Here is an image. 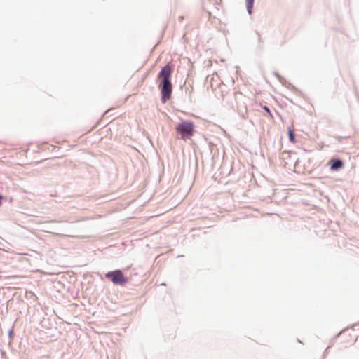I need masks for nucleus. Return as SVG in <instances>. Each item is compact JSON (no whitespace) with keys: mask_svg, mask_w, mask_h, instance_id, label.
I'll use <instances>...</instances> for the list:
<instances>
[{"mask_svg":"<svg viewBox=\"0 0 359 359\" xmlns=\"http://www.w3.org/2000/svg\"><path fill=\"white\" fill-rule=\"evenodd\" d=\"M172 72L173 66L169 63L163 67L158 74V79L161 81L159 87L161 88L163 103H165L171 96L172 85L170 81V77Z\"/></svg>","mask_w":359,"mask_h":359,"instance_id":"1","label":"nucleus"},{"mask_svg":"<svg viewBox=\"0 0 359 359\" xmlns=\"http://www.w3.org/2000/svg\"><path fill=\"white\" fill-rule=\"evenodd\" d=\"M176 130L182 139L186 140L194 135V125L192 122L182 121L177 126Z\"/></svg>","mask_w":359,"mask_h":359,"instance_id":"2","label":"nucleus"},{"mask_svg":"<svg viewBox=\"0 0 359 359\" xmlns=\"http://www.w3.org/2000/svg\"><path fill=\"white\" fill-rule=\"evenodd\" d=\"M105 276L116 285H123L128 281L127 278L120 270L108 272Z\"/></svg>","mask_w":359,"mask_h":359,"instance_id":"3","label":"nucleus"},{"mask_svg":"<svg viewBox=\"0 0 359 359\" xmlns=\"http://www.w3.org/2000/svg\"><path fill=\"white\" fill-rule=\"evenodd\" d=\"M330 168L333 170H337L343 167V162L338 159H332L330 161Z\"/></svg>","mask_w":359,"mask_h":359,"instance_id":"4","label":"nucleus"},{"mask_svg":"<svg viewBox=\"0 0 359 359\" xmlns=\"http://www.w3.org/2000/svg\"><path fill=\"white\" fill-rule=\"evenodd\" d=\"M254 0H246V6L249 14H251Z\"/></svg>","mask_w":359,"mask_h":359,"instance_id":"5","label":"nucleus"},{"mask_svg":"<svg viewBox=\"0 0 359 359\" xmlns=\"http://www.w3.org/2000/svg\"><path fill=\"white\" fill-rule=\"evenodd\" d=\"M288 134H289L290 141L291 142H292V143H294L295 142V138H294V134L293 130L289 128L288 129Z\"/></svg>","mask_w":359,"mask_h":359,"instance_id":"6","label":"nucleus"},{"mask_svg":"<svg viewBox=\"0 0 359 359\" xmlns=\"http://www.w3.org/2000/svg\"><path fill=\"white\" fill-rule=\"evenodd\" d=\"M264 109L270 114V116H271V111L269 110V109L266 107V106H264Z\"/></svg>","mask_w":359,"mask_h":359,"instance_id":"7","label":"nucleus"},{"mask_svg":"<svg viewBox=\"0 0 359 359\" xmlns=\"http://www.w3.org/2000/svg\"><path fill=\"white\" fill-rule=\"evenodd\" d=\"M3 198V196L0 195V205H1V199Z\"/></svg>","mask_w":359,"mask_h":359,"instance_id":"8","label":"nucleus"}]
</instances>
